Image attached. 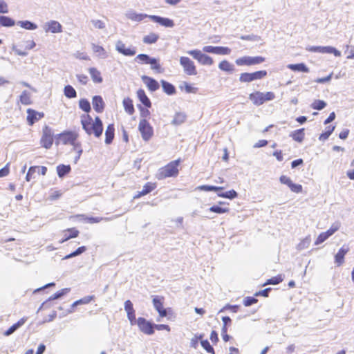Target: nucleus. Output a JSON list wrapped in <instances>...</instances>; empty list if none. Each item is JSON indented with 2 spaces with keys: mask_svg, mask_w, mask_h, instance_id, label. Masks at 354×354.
Listing matches in <instances>:
<instances>
[{
  "mask_svg": "<svg viewBox=\"0 0 354 354\" xmlns=\"http://www.w3.org/2000/svg\"><path fill=\"white\" fill-rule=\"evenodd\" d=\"M79 136L78 132L75 131L66 130L59 133L57 138V144L73 147V150L77 153L74 159L75 164L79 161L83 153L82 143L78 140Z\"/></svg>",
  "mask_w": 354,
  "mask_h": 354,
  "instance_id": "nucleus-1",
  "label": "nucleus"
},
{
  "mask_svg": "<svg viewBox=\"0 0 354 354\" xmlns=\"http://www.w3.org/2000/svg\"><path fill=\"white\" fill-rule=\"evenodd\" d=\"M81 124L82 129L88 136H93L99 138L102 136L104 127L102 120L97 116L94 119L89 114L81 115Z\"/></svg>",
  "mask_w": 354,
  "mask_h": 354,
  "instance_id": "nucleus-2",
  "label": "nucleus"
},
{
  "mask_svg": "<svg viewBox=\"0 0 354 354\" xmlns=\"http://www.w3.org/2000/svg\"><path fill=\"white\" fill-rule=\"evenodd\" d=\"M182 162L180 158L173 160L167 163L158 170L157 178L158 179H165L170 177H176L179 174L180 165Z\"/></svg>",
  "mask_w": 354,
  "mask_h": 354,
  "instance_id": "nucleus-3",
  "label": "nucleus"
},
{
  "mask_svg": "<svg viewBox=\"0 0 354 354\" xmlns=\"http://www.w3.org/2000/svg\"><path fill=\"white\" fill-rule=\"evenodd\" d=\"M274 98L275 94L272 91L266 93L255 91L249 95L250 100L256 106L262 105L266 102L273 100Z\"/></svg>",
  "mask_w": 354,
  "mask_h": 354,
  "instance_id": "nucleus-4",
  "label": "nucleus"
},
{
  "mask_svg": "<svg viewBox=\"0 0 354 354\" xmlns=\"http://www.w3.org/2000/svg\"><path fill=\"white\" fill-rule=\"evenodd\" d=\"M54 142V131L51 127L44 125L42 128L41 136L39 143L41 147L49 149L52 147Z\"/></svg>",
  "mask_w": 354,
  "mask_h": 354,
  "instance_id": "nucleus-5",
  "label": "nucleus"
},
{
  "mask_svg": "<svg viewBox=\"0 0 354 354\" xmlns=\"http://www.w3.org/2000/svg\"><path fill=\"white\" fill-rule=\"evenodd\" d=\"M198 189L205 192H217V195L221 198L233 199L237 196V193L234 189L227 191L226 192H221L220 191L223 189V187H216L213 185H201L198 187Z\"/></svg>",
  "mask_w": 354,
  "mask_h": 354,
  "instance_id": "nucleus-6",
  "label": "nucleus"
},
{
  "mask_svg": "<svg viewBox=\"0 0 354 354\" xmlns=\"http://www.w3.org/2000/svg\"><path fill=\"white\" fill-rule=\"evenodd\" d=\"M165 297L163 296H154L152 299L153 305L158 311L159 317L162 318L167 317V315L172 314L171 308L167 309L164 308Z\"/></svg>",
  "mask_w": 354,
  "mask_h": 354,
  "instance_id": "nucleus-7",
  "label": "nucleus"
},
{
  "mask_svg": "<svg viewBox=\"0 0 354 354\" xmlns=\"http://www.w3.org/2000/svg\"><path fill=\"white\" fill-rule=\"evenodd\" d=\"M138 130L145 141H149L153 136V129L147 120H140Z\"/></svg>",
  "mask_w": 354,
  "mask_h": 354,
  "instance_id": "nucleus-8",
  "label": "nucleus"
},
{
  "mask_svg": "<svg viewBox=\"0 0 354 354\" xmlns=\"http://www.w3.org/2000/svg\"><path fill=\"white\" fill-rule=\"evenodd\" d=\"M267 71L265 70L257 71L253 73H243L239 76L241 82L249 83L254 80H261L267 76Z\"/></svg>",
  "mask_w": 354,
  "mask_h": 354,
  "instance_id": "nucleus-9",
  "label": "nucleus"
},
{
  "mask_svg": "<svg viewBox=\"0 0 354 354\" xmlns=\"http://www.w3.org/2000/svg\"><path fill=\"white\" fill-rule=\"evenodd\" d=\"M266 60L265 57L261 56L250 57L243 56L236 59L235 63L237 66H253L260 64L264 62Z\"/></svg>",
  "mask_w": 354,
  "mask_h": 354,
  "instance_id": "nucleus-10",
  "label": "nucleus"
},
{
  "mask_svg": "<svg viewBox=\"0 0 354 354\" xmlns=\"http://www.w3.org/2000/svg\"><path fill=\"white\" fill-rule=\"evenodd\" d=\"M180 64L187 75H197L196 67L194 62L187 57H180Z\"/></svg>",
  "mask_w": 354,
  "mask_h": 354,
  "instance_id": "nucleus-11",
  "label": "nucleus"
},
{
  "mask_svg": "<svg viewBox=\"0 0 354 354\" xmlns=\"http://www.w3.org/2000/svg\"><path fill=\"white\" fill-rule=\"evenodd\" d=\"M136 324L139 327V329L145 334L150 335L154 333L153 324L150 322L147 321L144 317H139Z\"/></svg>",
  "mask_w": 354,
  "mask_h": 354,
  "instance_id": "nucleus-12",
  "label": "nucleus"
},
{
  "mask_svg": "<svg viewBox=\"0 0 354 354\" xmlns=\"http://www.w3.org/2000/svg\"><path fill=\"white\" fill-rule=\"evenodd\" d=\"M339 228V224H333L331 227L326 232H322L319 234L317 239L315 241V245H319L325 241L328 237L332 236L335 232Z\"/></svg>",
  "mask_w": 354,
  "mask_h": 354,
  "instance_id": "nucleus-13",
  "label": "nucleus"
},
{
  "mask_svg": "<svg viewBox=\"0 0 354 354\" xmlns=\"http://www.w3.org/2000/svg\"><path fill=\"white\" fill-rule=\"evenodd\" d=\"M44 117L43 112H38L32 109H27L26 120L30 126H32L36 122Z\"/></svg>",
  "mask_w": 354,
  "mask_h": 354,
  "instance_id": "nucleus-14",
  "label": "nucleus"
},
{
  "mask_svg": "<svg viewBox=\"0 0 354 354\" xmlns=\"http://www.w3.org/2000/svg\"><path fill=\"white\" fill-rule=\"evenodd\" d=\"M23 42L24 45V50L15 46L12 47V50L15 53L20 56H26L28 54L27 51L32 49L36 45L33 39L24 40Z\"/></svg>",
  "mask_w": 354,
  "mask_h": 354,
  "instance_id": "nucleus-15",
  "label": "nucleus"
},
{
  "mask_svg": "<svg viewBox=\"0 0 354 354\" xmlns=\"http://www.w3.org/2000/svg\"><path fill=\"white\" fill-rule=\"evenodd\" d=\"M115 48L120 53L125 56H133L136 53V50L134 47H127L122 41H118L117 42Z\"/></svg>",
  "mask_w": 354,
  "mask_h": 354,
  "instance_id": "nucleus-16",
  "label": "nucleus"
},
{
  "mask_svg": "<svg viewBox=\"0 0 354 354\" xmlns=\"http://www.w3.org/2000/svg\"><path fill=\"white\" fill-rule=\"evenodd\" d=\"M124 310L127 312V317L131 325L136 324V312L133 308L132 302L130 300H127L124 302Z\"/></svg>",
  "mask_w": 354,
  "mask_h": 354,
  "instance_id": "nucleus-17",
  "label": "nucleus"
},
{
  "mask_svg": "<svg viewBox=\"0 0 354 354\" xmlns=\"http://www.w3.org/2000/svg\"><path fill=\"white\" fill-rule=\"evenodd\" d=\"M62 239L59 241L60 243H63L68 240L73 238H76L79 236L80 232L75 227L67 228L62 232Z\"/></svg>",
  "mask_w": 354,
  "mask_h": 354,
  "instance_id": "nucleus-18",
  "label": "nucleus"
},
{
  "mask_svg": "<svg viewBox=\"0 0 354 354\" xmlns=\"http://www.w3.org/2000/svg\"><path fill=\"white\" fill-rule=\"evenodd\" d=\"M157 187L156 183L154 182H147L143 186V189L140 192H138L137 194L134 196L133 198H139L143 196H145L152 191H153Z\"/></svg>",
  "mask_w": 354,
  "mask_h": 354,
  "instance_id": "nucleus-19",
  "label": "nucleus"
},
{
  "mask_svg": "<svg viewBox=\"0 0 354 354\" xmlns=\"http://www.w3.org/2000/svg\"><path fill=\"white\" fill-rule=\"evenodd\" d=\"M141 78L150 91L153 92L159 88L160 86L158 82L153 78L147 75H143Z\"/></svg>",
  "mask_w": 354,
  "mask_h": 354,
  "instance_id": "nucleus-20",
  "label": "nucleus"
},
{
  "mask_svg": "<svg viewBox=\"0 0 354 354\" xmlns=\"http://www.w3.org/2000/svg\"><path fill=\"white\" fill-rule=\"evenodd\" d=\"M92 104L94 110L97 113H100L103 112L105 107V104L100 95H95L93 97Z\"/></svg>",
  "mask_w": 354,
  "mask_h": 354,
  "instance_id": "nucleus-21",
  "label": "nucleus"
},
{
  "mask_svg": "<svg viewBox=\"0 0 354 354\" xmlns=\"http://www.w3.org/2000/svg\"><path fill=\"white\" fill-rule=\"evenodd\" d=\"M115 138V125L113 123L109 124L105 130V143L110 145Z\"/></svg>",
  "mask_w": 354,
  "mask_h": 354,
  "instance_id": "nucleus-22",
  "label": "nucleus"
},
{
  "mask_svg": "<svg viewBox=\"0 0 354 354\" xmlns=\"http://www.w3.org/2000/svg\"><path fill=\"white\" fill-rule=\"evenodd\" d=\"M149 17L151 19V20L154 22L158 23L159 24L165 26V27H173L174 25V23L173 20L168 19V18H164L159 16L152 15L149 16Z\"/></svg>",
  "mask_w": 354,
  "mask_h": 354,
  "instance_id": "nucleus-23",
  "label": "nucleus"
},
{
  "mask_svg": "<svg viewBox=\"0 0 354 354\" xmlns=\"http://www.w3.org/2000/svg\"><path fill=\"white\" fill-rule=\"evenodd\" d=\"M137 97L139 100L143 104V105L147 108L151 107V102L147 95L145 93V91L142 88H140L137 91Z\"/></svg>",
  "mask_w": 354,
  "mask_h": 354,
  "instance_id": "nucleus-24",
  "label": "nucleus"
},
{
  "mask_svg": "<svg viewBox=\"0 0 354 354\" xmlns=\"http://www.w3.org/2000/svg\"><path fill=\"white\" fill-rule=\"evenodd\" d=\"M348 248L347 246L345 247L344 245L342 248H341L339 250L337 253L335 254V263H337V265L338 266H339L343 264V263L344 261V256L348 252Z\"/></svg>",
  "mask_w": 354,
  "mask_h": 354,
  "instance_id": "nucleus-25",
  "label": "nucleus"
},
{
  "mask_svg": "<svg viewBox=\"0 0 354 354\" xmlns=\"http://www.w3.org/2000/svg\"><path fill=\"white\" fill-rule=\"evenodd\" d=\"M88 72L91 75V79L94 83L100 84L103 81V78L101 75V73L95 67H91L88 68Z\"/></svg>",
  "mask_w": 354,
  "mask_h": 354,
  "instance_id": "nucleus-26",
  "label": "nucleus"
},
{
  "mask_svg": "<svg viewBox=\"0 0 354 354\" xmlns=\"http://www.w3.org/2000/svg\"><path fill=\"white\" fill-rule=\"evenodd\" d=\"M122 104L124 109V111L127 113L131 115L135 113V109L133 103V100L129 97H124L122 101Z\"/></svg>",
  "mask_w": 354,
  "mask_h": 354,
  "instance_id": "nucleus-27",
  "label": "nucleus"
},
{
  "mask_svg": "<svg viewBox=\"0 0 354 354\" xmlns=\"http://www.w3.org/2000/svg\"><path fill=\"white\" fill-rule=\"evenodd\" d=\"M289 69L292 71H298L302 73H309V68L306 66L304 63H299V64H290L287 66Z\"/></svg>",
  "mask_w": 354,
  "mask_h": 354,
  "instance_id": "nucleus-28",
  "label": "nucleus"
},
{
  "mask_svg": "<svg viewBox=\"0 0 354 354\" xmlns=\"http://www.w3.org/2000/svg\"><path fill=\"white\" fill-rule=\"evenodd\" d=\"M48 28L46 29L47 32H51L53 33H58L62 31V27L61 24L56 21H50L47 24Z\"/></svg>",
  "mask_w": 354,
  "mask_h": 354,
  "instance_id": "nucleus-29",
  "label": "nucleus"
},
{
  "mask_svg": "<svg viewBox=\"0 0 354 354\" xmlns=\"http://www.w3.org/2000/svg\"><path fill=\"white\" fill-rule=\"evenodd\" d=\"M160 82L162 84V90L165 93H167V95H174L176 93V88L172 84H171L165 80H161Z\"/></svg>",
  "mask_w": 354,
  "mask_h": 354,
  "instance_id": "nucleus-30",
  "label": "nucleus"
},
{
  "mask_svg": "<svg viewBox=\"0 0 354 354\" xmlns=\"http://www.w3.org/2000/svg\"><path fill=\"white\" fill-rule=\"evenodd\" d=\"M26 321V319L24 317L20 319L17 323L14 324L7 330L4 332V335L8 336L13 333L18 328L24 325Z\"/></svg>",
  "mask_w": 354,
  "mask_h": 354,
  "instance_id": "nucleus-31",
  "label": "nucleus"
},
{
  "mask_svg": "<svg viewBox=\"0 0 354 354\" xmlns=\"http://www.w3.org/2000/svg\"><path fill=\"white\" fill-rule=\"evenodd\" d=\"M71 168L69 165H59L57 167V173L59 178H63L66 174L71 172Z\"/></svg>",
  "mask_w": 354,
  "mask_h": 354,
  "instance_id": "nucleus-32",
  "label": "nucleus"
},
{
  "mask_svg": "<svg viewBox=\"0 0 354 354\" xmlns=\"http://www.w3.org/2000/svg\"><path fill=\"white\" fill-rule=\"evenodd\" d=\"M290 136L292 137V138L294 140H295L298 142H301L304 140V137H305L304 129L302 128V129L294 131L293 132L291 133Z\"/></svg>",
  "mask_w": 354,
  "mask_h": 354,
  "instance_id": "nucleus-33",
  "label": "nucleus"
},
{
  "mask_svg": "<svg viewBox=\"0 0 354 354\" xmlns=\"http://www.w3.org/2000/svg\"><path fill=\"white\" fill-rule=\"evenodd\" d=\"M19 102L24 105H30L32 103L31 95L27 91H24L19 96Z\"/></svg>",
  "mask_w": 354,
  "mask_h": 354,
  "instance_id": "nucleus-34",
  "label": "nucleus"
},
{
  "mask_svg": "<svg viewBox=\"0 0 354 354\" xmlns=\"http://www.w3.org/2000/svg\"><path fill=\"white\" fill-rule=\"evenodd\" d=\"M159 39V35L156 33L151 32L143 37V42L147 44H152L156 43Z\"/></svg>",
  "mask_w": 354,
  "mask_h": 354,
  "instance_id": "nucleus-35",
  "label": "nucleus"
},
{
  "mask_svg": "<svg viewBox=\"0 0 354 354\" xmlns=\"http://www.w3.org/2000/svg\"><path fill=\"white\" fill-rule=\"evenodd\" d=\"M15 21L9 17L1 15L0 16V26L5 27H12L15 26Z\"/></svg>",
  "mask_w": 354,
  "mask_h": 354,
  "instance_id": "nucleus-36",
  "label": "nucleus"
},
{
  "mask_svg": "<svg viewBox=\"0 0 354 354\" xmlns=\"http://www.w3.org/2000/svg\"><path fill=\"white\" fill-rule=\"evenodd\" d=\"M218 68L223 71L232 73L234 68L232 64L227 60L221 61L218 64Z\"/></svg>",
  "mask_w": 354,
  "mask_h": 354,
  "instance_id": "nucleus-37",
  "label": "nucleus"
},
{
  "mask_svg": "<svg viewBox=\"0 0 354 354\" xmlns=\"http://www.w3.org/2000/svg\"><path fill=\"white\" fill-rule=\"evenodd\" d=\"M181 90H184L187 93H196L198 91V88L194 86L193 84L185 82L182 86H180Z\"/></svg>",
  "mask_w": 354,
  "mask_h": 354,
  "instance_id": "nucleus-38",
  "label": "nucleus"
},
{
  "mask_svg": "<svg viewBox=\"0 0 354 354\" xmlns=\"http://www.w3.org/2000/svg\"><path fill=\"white\" fill-rule=\"evenodd\" d=\"M186 120V115L183 113H176L172 120V124L175 125H180L185 122Z\"/></svg>",
  "mask_w": 354,
  "mask_h": 354,
  "instance_id": "nucleus-39",
  "label": "nucleus"
},
{
  "mask_svg": "<svg viewBox=\"0 0 354 354\" xmlns=\"http://www.w3.org/2000/svg\"><path fill=\"white\" fill-rule=\"evenodd\" d=\"M335 126H328L326 127V131L320 134L319 140L322 141L327 140L335 130Z\"/></svg>",
  "mask_w": 354,
  "mask_h": 354,
  "instance_id": "nucleus-40",
  "label": "nucleus"
},
{
  "mask_svg": "<svg viewBox=\"0 0 354 354\" xmlns=\"http://www.w3.org/2000/svg\"><path fill=\"white\" fill-rule=\"evenodd\" d=\"M283 280V277L281 274H278L275 277H273L266 281V282L263 285V286L266 285H277L282 282Z\"/></svg>",
  "mask_w": 354,
  "mask_h": 354,
  "instance_id": "nucleus-41",
  "label": "nucleus"
},
{
  "mask_svg": "<svg viewBox=\"0 0 354 354\" xmlns=\"http://www.w3.org/2000/svg\"><path fill=\"white\" fill-rule=\"evenodd\" d=\"M64 93L68 98H74L77 96V93L74 88L71 85H67L64 87Z\"/></svg>",
  "mask_w": 354,
  "mask_h": 354,
  "instance_id": "nucleus-42",
  "label": "nucleus"
},
{
  "mask_svg": "<svg viewBox=\"0 0 354 354\" xmlns=\"http://www.w3.org/2000/svg\"><path fill=\"white\" fill-rule=\"evenodd\" d=\"M79 106L82 111L87 113L90 112L91 109L90 102L86 99H81L79 101Z\"/></svg>",
  "mask_w": 354,
  "mask_h": 354,
  "instance_id": "nucleus-43",
  "label": "nucleus"
},
{
  "mask_svg": "<svg viewBox=\"0 0 354 354\" xmlns=\"http://www.w3.org/2000/svg\"><path fill=\"white\" fill-rule=\"evenodd\" d=\"M209 211L217 214L227 213L230 211L228 207H221L219 205H213L209 208Z\"/></svg>",
  "mask_w": 354,
  "mask_h": 354,
  "instance_id": "nucleus-44",
  "label": "nucleus"
},
{
  "mask_svg": "<svg viewBox=\"0 0 354 354\" xmlns=\"http://www.w3.org/2000/svg\"><path fill=\"white\" fill-rule=\"evenodd\" d=\"M18 24H19V26L21 28H25L26 30H35L37 27L36 24L29 21H19L18 22Z\"/></svg>",
  "mask_w": 354,
  "mask_h": 354,
  "instance_id": "nucleus-45",
  "label": "nucleus"
},
{
  "mask_svg": "<svg viewBox=\"0 0 354 354\" xmlns=\"http://www.w3.org/2000/svg\"><path fill=\"white\" fill-rule=\"evenodd\" d=\"M147 17V15L131 12L128 14V18L132 21H140Z\"/></svg>",
  "mask_w": 354,
  "mask_h": 354,
  "instance_id": "nucleus-46",
  "label": "nucleus"
},
{
  "mask_svg": "<svg viewBox=\"0 0 354 354\" xmlns=\"http://www.w3.org/2000/svg\"><path fill=\"white\" fill-rule=\"evenodd\" d=\"M151 57L146 54H139L136 57V61L140 64H149Z\"/></svg>",
  "mask_w": 354,
  "mask_h": 354,
  "instance_id": "nucleus-47",
  "label": "nucleus"
},
{
  "mask_svg": "<svg viewBox=\"0 0 354 354\" xmlns=\"http://www.w3.org/2000/svg\"><path fill=\"white\" fill-rule=\"evenodd\" d=\"M326 106V103L324 101L320 100H315L311 104V107L315 110H322L325 108Z\"/></svg>",
  "mask_w": 354,
  "mask_h": 354,
  "instance_id": "nucleus-48",
  "label": "nucleus"
},
{
  "mask_svg": "<svg viewBox=\"0 0 354 354\" xmlns=\"http://www.w3.org/2000/svg\"><path fill=\"white\" fill-rule=\"evenodd\" d=\"M86 250V248L85 246H81L79 247L75 251L73 252L72 253L66 255L64 259H68L72 257H74L75 256L80 255L84 252Z\"/></svg>",
  "mask_w": 354,
  "mask_h": 354,
  "instance_id": "nucleus-49",
  "label": "nucleus"
},
{
  "mask_svg": "<svg viewBox=\"0 0 354 354\" xmlns=\"http://www.w3.org/2000/svg\"><path fill=\"white\" fill-rule=\"evenodd\" d=\"M202 347L208 353L210 354H215V351L214 348L211 346L208 340L205 339L204 341H202L201 342Z\"/></svg>",
  "mask_w": 354,
  "mask_h": 354,
  "instance_id": "nucleus-50",
  "label": "nucleus"
},
{
  "mask_svg": "<svg viewBox=\"0 0 354 354\" xmlns=\"http://www.w3.org/2000/svg\"><path fill=\"white\" fill-rule=\"evenodd\" d=\"M198 62L203 65L211 66L214 64V60L209 55L203 54V55L202 56L201 59H200V61Z\"/></svg>",
  "mask_w": 354,
  "mask_h": 354,
  "instance_id": "nucleus-51",
  "label": "nucleus"
},
{
  "mask_svg": "<svg viewBox=\"0 0 354 354\" xmlns=\"http://www.w3.org/2000/svg\"><path fill=\"white\" fill-rule=\"evenodd\" d=\"M149 64L151 65V68L158 72L161 73L162 69L160 64H159L158 61L155 58H151L149 62Z\"/></svg>",
  "mask_w": 354,
  "mask_h": 354,
  "instance_id": "nucleus-52",
  "label": "nucleus"
},
{
  "mask_svg": "<svg viewBox=\"0 0 354 354\" xmlns=\"http://www.w3.org/2000/svg\"><path fill=\"white\" fill-rule=\"evenodd\" d=\"M231 53V49L228 47L216 46V53L218 55H229Z\"/></svg>",
  "mask_w": 354,
  "mask_h": 354,
  "instance_id": "nucleus-53",
  "label": "nucleus"
},
{
  "mask_svg": "<svg viewBox=\"0 0 354 354\" xmlns=\"http://www.w3.org/2000/svg\"><path fill=\"white\" fill-rule=\"evenodd\" d=\"M37 166H32L28 169V171L26 176V180L27 181H30L31 179L35 178L34 174L37 171Z\"/></svg>",
  "mask_w": 354,
  "mask_h": 354,
  "instance_id": "nucleus-54",
  "label": "nucleus"
},
{
  "mask_svg": "<svg viewBox=\"0 0 354 354\" xmlns=\"http://www.w3.org/2000/svg\"><path fill=\"white\" fill-rule=\"evenodd\" d=\"M140 112V116L142 119L147 120V118H149L150 117V111L149 110V108H144L141 106H138Z\"/></svg>",
  "mask_w": 354,
  "mask_h": 354,
  "instance_id": "nucleus-55",
  "label": "nucleus"
},
{
  "mask_svg": "<svg viewBox=\"0 0 354 354\" xmlns=\"http://www.w3.org/2000/svg\"><path fill=\"white\" fill-rule=\"evenodd\" d=\"M94 299V296H87L84 298H82L77 301H76L73 305H79V304H86L90 303Z\"/></svg>",
  "mask_w": 354,
  "mask_h": 354,
  "instance_id": "nucleus-56",
  "label": "nucleus"
},
{
  "mask_svg": "<svg viewBox=\"0 0 354 354\" xmlns=\"http://www.w3.org/2000/svg\"><path fill=\"white\" fill-rule=\"evenodd\" d=\"M288 187L290 189V190L292 192L297 193V194L301 193L303 191V187L301 185L295 184L293 182L291 183V184L290 185V186Z\"/></svg>",
  "mask_w": 354,
  "mask_h": 354,
  "instance_id": "nucleus-57",
  "label": "nucleus"
},
{
  "mask_svg": "<svg viewBox=\"0 0 354 354\" xmlns=\"http://www.w3.org/2000/svg\"><path fill=\"white\" fill-rule=\"evenodd\" d=\"M188 54L192 55L195 59H196L198 62L200 61L202 56L203 55V53L199 50H192L188 51Z\"/></svg>",
  "mask_w": 354,
  "mask_h": 354,
  "instance_id": "nucleus-58",
  "label": "nucleus"
},
{
  "mask_svg": "<svg viewBox=\"0 0 354 354\" xmlns=\"http://www.w3.org/2000/svg\"><path fill=\"white\" fill-rule=\"evenodd\" d=\"M258 300L257 299L252 297H247L243 300V305L245 306H250L251 305H253L256 303H257Z\"/></svg>",
  "mask_w": 354,
  "mask_h": 354,
  "instance_id": "nucleus-59",
  "label": "nucleus"
},
{
  "mask_svg": "<svg viewBox=\"0 0 354 354\" xmlns=\"http://www.w3.org/2000/svg\"><path fill=\"white\" fill-rule=\"evenodd\" d=\"M345 54L346 55V57L348 59H353L354 58V46L347 45L346 48L345 50Z\"/></svg>",
  "mask_w": 354,
  "mask_h": 354,
  "instance_id": "nucleus-60",
  "label": "nucleus"
},
{
  "mask_svg": "<svg viewBox=\"0 0 354 354\" xmlns=\"http://www.w3.org/2000/svg\"><path fill=\"white\" fill-rule=\"evenodd\" d=\"M92 48L95 53H98L99 55H104L105 54V50L101 46L93 44Z\"/></svg>",
  "mask_w": 354,
  "mask_h": 354,
  "instance_id": "nucleus-61",
  "label": "nucleus"
},
{
  "mask_svg": "<svg viewBox=\"0 0 354 354\" xmlns=\"http://www.w3.org/2000/svg\"><path fill=\"white\" fill-rule=\"evenodd\" d=\"M92 24H93V26L97 29H103L105 28L104 23L102 21L99 20V19L93 20Z\"/></svg>",
  "mask_w": 354,
  "mask_h": 354,
  "instance_id": "nucleus-62",
  "label": "nucleus"
},
{
  "mask_svg": "<svg viewBox=\"0 0 354 354\" xmlns=\"http://www.w3.org/2000/svg\"><path fill=\"white\" fill-rule=\"evenodd\" d=\"M77 78L78 80V81L82 84V85H86L87 84L88 82V78L87 77V75H84V74H80V75H77Z\"/></svg>",
  "mask_w": 354,
  "mask_h": 354,
  "instance_id": "nucleus-63",
  "label": "nucleus"
},
{
  "mask_svg": "<svg viewBox=\"0 0 354 354\" xmlns=\"http://www.w3.org/2000/svg\"><path fill=\"white\" fill-rule=\"evenodd\" d=\"M279 180L281 183L286 185L288 187H289L291 183L292 182L289 177L283 175L280 176Z\"/></svg>",
  "mask_w": 354,
  "mask_h": 354,
  "instance_id": "nucleus-64",
  "label": "nucleus"
}]
</instances>
